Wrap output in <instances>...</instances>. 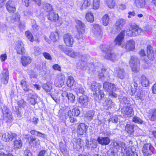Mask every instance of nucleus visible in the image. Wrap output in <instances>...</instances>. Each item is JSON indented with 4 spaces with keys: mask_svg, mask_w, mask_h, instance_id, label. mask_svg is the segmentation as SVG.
<instances>
[{
    "mask_svg": "<svg viewBox=\"0 0 156 156\" xmlns=\"http://www.w3.org/2000/svg\"><path fill=\"white\" fill-rule=\"evenodd\" d=\"M101 84L96 82L93 81L91 84V89L93 91H95L94 93L95 100L99 101L102 97H104V94L103 91L99 90L101 87Z\"/></svg>",
    "mask_w": 156,
    "mask_h": 156,
    "instance_id": "obj_1",
    "label": "nucleus"
},
{
    "mask_svg": "<svg viewBox=\"0 0 156 156\" xmlns=\"http://www.w3.org/2000/svg\"><path fill=\"white\" fill-rule=\"evenodd\" d=\"M112 47L109 45H105L102 48V50L105 53V58L113 62L117 60L118 57L114 53L112 52Z\"/></svg>",
    "mask_w": 156,
    "mask_h": 156,
    "instance_id": "obj_2",
    "label": "nucleus"
},
{
    "mask_svg": "<svg viewBox=\"0 0 156 156\" xmlns=\"http://www.w3.org/2000/svg\"><path fill=\"white\" fill-rule=\"evenodd\" d=\"M140 60L136 56H131L129 61V64L132 70L135 73H137L140 69Z\"/></svg>",
    "mask_w": 156,
    "mask_h": 156,
    "instance_id": "obj_3",
    "label": "nucleus"
},
{
    "mask_svg": "<svg viewBox=\"0 0 156 156\" xmlns=\"http://www.w3.org/2000/svg\"><path fill=\"white\" fill-rule=\"evenodd\" d=\"M142 30L137 26L132 25L126 31V34L129 36H135L140 34Z\"/></svg>",
    "mask_w": 156,
    "mask_h": 156,
    "instance_id": "obj_4",
    "label": "nucleus"
},
{
    "mask_svg": "<svg viewBox=\"0 0 156 156\" xmlns=\"http://www.w3.org/2000/svg\"><path fill=\"white\" fill-rule=\"evenodd\" d=\"M65 79V76L62 73L59 74L55 80V85L58 87H62L64 84Z\"/></svg>",
    "mask_w": 156,
    "mask_h": 156,
    "instance_id": "obj_5",
    "label": "nucleus"
},
{
    "mask_svg": "<svg viewBox=\"0 0 156 156\" xmlns=\"http://www.w3.org/2000/svg\"><path fill=\"white\" fill-rule=\"evenodd\" d=\"M153 147L150 143H146L144 144L142 151L144 156H150L152 154L151 149Z\"/></svg>",
    "mask_w": 156,
    "mask_h": 156,
    "instance_id": "obj_6",
    "label": "nucleus"
},
{
    "mask_svg": "<svg viewBox=\"0 0 156 156\" xmlns=\"http://www.w3.org/2000/svg\"><path fill=\"white\" fill-rule=\"evenodd\" d=\"M126 20L124 19H118L115 23V27L114 30H113L115 32H118L122 28L123 26L126 23Z\"/></svg>",
    "mask_w": 156,
    "mask_h": 156,
    "instance_id": "obj_7",
    "label": "nucleus"
},
{
    "mask_svg": "<svg viewBox=\"0 0 156 156\" xmlns=\"http://www.w3.org/2000/svg\"><path fill=\"white\" fill-rule=\"evenodd\" d=\"M121 112L124 115H126L128 117H131L134 115V111L132 107L127 105L126 106H124L121 109Z\"/></svg>",
    "mask_w": 156,
    "mask_h": 156,
    "instance_id": "obj_8",
    "label": "nucleus"
},
{
    "mask_svg": "<svg viewBox=\"0 0 156 156\" xmlns=\"http://www.w3.org/2000/svg\"><path fill=\"white\" fill-rule=\"evenodd\" d=\"M63 40L66 45L68 47H72L74 42L73 38L69 34H65L63 36Z\"/></svg>",
    "mask_w": 156,
    "mask_h": 156,
    "instance_id": "obj_9",
    "label": "nucleus"
},
{
    "mask_svg": "<svg viewBox=\"0 0 156 156\" xmlns=\"http://www.w3.org/2000/svg\"><path fill=\"white\" fill-rule=\"evenodd\" d=\"M111 134L110 133H107L106 137H99L97 139V141L100 144L102 145H108L110 142V140L108 137L110 136Z\"/></svg>",
    "mask_w": 156,
    "mask_h": 156,
    "instance_id": "obj_10",
    "label": "nucleus"
},
{
    "mask_svg": "<svg viewBox=\"0 0 156 156\" xmlns=\"http://www.w3.org/2000/svg\"><path fill=\"white\" fill-rule=\"evenodd\" d=\"M17 135L15 133L9 134L8 133H5L2 135V140L5 142L11 141L14 139H16Z\"/></svg>",
    "mask_w": 156,
    "mask_h": 156,
    "instance_id": "obj_11",
    "label": "nucleus"
},
{
    "mask_svg": "<svg viewBox=\"0 0 156 156\" xmlns=\"http://www.w3.org/2000/svg\"><path fill=\"white\" fill-rule=\"evenodd\" d=\"M103 87L106 91L109 93L114 91H115L117 89L116 85L107 82L103 83Z\"/></svg>",
    "mask_w": 156,
    "mask_h": 156,
    "instance_id": "obj_12",
    "label": "nucleus"
},
{
    "mask_svg": "<svg viewBox=\"0 0 156 156\" xmlns=\"http://www.w3.org/2000/svg\"><path fill=\"white\" fill-rule=\"evenodd\" d=\"M9 77V73L7 69H5L2 71L1 75V79L2 83L6 84L8 83Z\"/></svg>",
    "mask_w": 156,
    "mask_h": 156,
    "instance_id": "obj_13",
    "label": "nucleus"
},
{
    "mask_svg": "<svg viewBox=\"0 0 156 156\" xmlns=\"http://www.w3.org/2000/svg\"><path fill=\"white\" fill-rule=\"evenodd\" d=\"M16 49L18 54L23 55L25 53L26 51L24 47L23 43L21 41H19L17 42Z\"/></svg>",
    "mask_w": 156,
    "mask_h": 156,
    "instance_id": "obj_14",
    "label": "nucleus"
},
{
    "mask_svg": "<svg viewBox=\"0 0 156 156\" xmlns=\"http://www.w3.org/2000/svg\"><path fill=\"white\" fill-rule=\"evenodd\" d=\"M2 113L3 114V120L7 123H10L13 120V118L12 115L8 112V110L6 109L4 111L2 110Z\"/></svg>",
    "mask_w": 156,
    "mask_h": 156,
    "instance_id": "obj_15",
    "label": "nucleus"
},
{
    "mask_svg": "<svg viewBox=\"0 0 156 156\" xmlns=\"http://www.w3.org/2000/svg\"><path fill=\"white\" fill-rule=\"evenodd\" d=\"M6 7L7 10L10 13H14L16 10V5L14 1H9L6 3Z\"/></svg>",
    "mask_w": 156,
    "mask_h": 156,
    "instance_id": "obj_16",
    "label": "nucleus"
},
{
    "mask_svg": "<svg viewBox=\"0 0 156 156\" xmlns=\"http://www.w3.org/2000/svg\"><path fill=\"white\" fill-rule=\"evenodd\" d=\"M102 97L101 100L102 101V104L104 108L106 110H108L111 108L112 106V100L109 98L105 99Z\"/></svg>",
    "mask_w": 156,
    "mask_h": 156,
    "instance_id": "obj_17",
    "label": "nucleus"
},
{
    "mask_svg": "<svg viewBox=\"0 0 156 156\" xmlns=\"http://www.w3.org/2000/svg\"><path fill=\"white\" fill-rule=\"evenodd\" d=\"M89 101V99L87 96L82 95L79 97L78 101L81 105L85 107L88 105Z\"/></svg>",
    "mask_w": 156,
    "mask_h": 156,
    "instance_id": "obj_18",
    "label": "nucleus"
},
{
    "mask_svg": "<svg viewBox=\"0 0 156 156\" xmlns=\"http://www.w3.org/2000/svg\"><path fill=\"white\" fill-rule=\"evenodd\" d=\"M125 30H123L115 38L114 42L116 45L121 46V43L124 38Z\"/></svg>",
    "mask_w": 156,
    "mask_h": 156,
    "instance_id": "obj_19",
    "label": "nucleus"
},
{
    "mask_svg": "<svg viewBox=\"0 0 156 156\" xmlns=\"http://www.w3.org/2000/svg\"><path fill=\"white\" fill-rule=\"evenodd\" d=\"M87 127L85 124L80 123L78 126L77 133L80 135H82L87 131Z\"/></svg>",
    "mask_w": 156,
    "mask_h": 156,
    "instance_id": "obj_20",
    "label": "nucleus"
},
{
    "mask_svg": "<svg viewBox=\"0 0 156 156\" xmlns=\"http://www.w3.org/2000/svg\"><path fill=\"white\" fill-rule=\"evenodd\" d=\"M155 53L153 51V48L150 46L147 47V57L149 59L153 61L154 58V54L156 55V48L154 50Z\"/></svg>",
    "mask_w": 156,
    "mask_h": 156,
    "instance_id": "obj_21",
    "label": "nucleus"
},
{
    "mask_svg": "<svg viewBox=\"0 0 156 156\" xmlns=\"http://www.w3.org/2000/svg\"><path fill=\"white\" fill-rule=\"evenodd\" d=\"M94 34L97 37L101 36L102 34L101 28L98 24H96L93 26L92 28Z\"/></svg>",
    "mask_w": 156,
    "mask_h": 156,
    "instance_id": "obj_22",
    "label": "nucleus"
},
{
    "mask_svg": "<svg viewBox=\"0 0 156 156\" xmlns=\"http://www.w3.org/2000/svg\"><path fill=\"white\" fill-rule=\"evenodd\" d=\"M113 145L114 147H115L117 150L118 149L121 148L125 149L126 146L125 143L120 141H116L112 142Z\"/></svg>",
    "mask_w": 156,
    "mask_h": 156,
    "instance_id": "obj_23",
    "label": "nucleus"
},
{
    "mask_svg": "<svg viewBox=\"0 0 156 156\" xmlns=\"http://www.w3.org/2000/svg\"><path fill=\"white\" fill-rule=\"evenodd\" d=\"M29 141V143L30 144H33L35 146H37L40 144L38 139L34 137L31 136H30L27 138Z\"/></svg>",
    "mask_w": 156,
    "mask_h": 156,
    "instance_id": "obj_24",
    "label": "nucleus"
},
{
    "mask_svg": "<svg viewBox=\"0 0 156 156\" xmlns=\"http://www.w3.org/2000/svg\"><path fill=\"white\" fill-rule=\"evenodd\" d=\"M148 113V117L150 120L154 121L156 120V109H151Z\"/></svg>",
    "mask_w": 156,
    "mask_h": 156,
    "instance_id": "obj_25",
    "label": "nucleus"
},
{
    "mask_svg": "<svg viewBox=\"0 0 156 156\" xmlns=\"http://www.w3.org/2000/svg\"><path fill=\"white\" fill-rule=\"evenodd\" d=\"M126 48L128 51H132L135 48L134 41L130 40L126 42L125 46Z\"/></svg>",
    "mask_w": 156,
    "mask_h": 156,
    "instance_id": "obj_26",
    "label": "nucleus"
},
{
    "mask_svg": "<svg viewBox=\"0 0 156 156\" xmlns=\"http://www.w3.org/2000/svg\"><path fill=\"white\" fill-rule=\"evenodd\" d=\"M47 17L50 20L55 21L58 20V14L51 11L49 12L47 16Z\"/></svg>",
    "mask_w": 156,
    "mask_h": 156,
    "instance_id": "obj_27",
    "label": "nucleus"
},
{
    "mask_svg": "<svg viewBox=\"0 0 156 156\" xmlns=\"http://www.w3.org/2000/svg\"><path fill=\"white\" fill-rule=\"evenodd\" d=\"M68 115L69 117H76L78 116L80 114V111L77 108L73 109L72 110H69L68 112Z\"/></svg>",
    "mask_w": 156,
    "mask_h": 156,
    "instance_id": "obj_28",
    "label": "nucleus"
},
{
    "mask_svg": "<svg viewBox=\"0 0 156 156\" xmlns=\"http://www.w3.org/2000/svg\"><path fill=\"white\" fill-rule=\"evenodd\" d=\"M66 54L73 58L76 57L79 55V52H75L71 49L68 48L66 52Z\"/></svg>",
    "mask_w": 156,
    "mask_h": 156,
    "instance_id": "obj_29",
    "label": "nucleus"
},
{
    "mask_svg": "<svg viewBox=\"0 0 156 156\" xmlns=\"http://www.w3.org/2000/svg\"><path fill=\"white\" fill-rule=\"evenodd\" d=\"M140 83L142 86L145 87L148 86L149 84L148 79L144 75H142L141 76Z\"/></svg>",
    "mask_w": 156,
    "mask_h": 156,
    "instance_id": "obj_30",
    "label": "nucleus"
},
{
    "mask_svg": "<svg viewBox=\"0 0 156 156\" xmlns=\"http://www.w3.org/2000/svg\"><path fill=\"white\" fill-rule=\"evenodd\" d=\"M97 143L95 140L90 141L87 143L86 146L89 149H92L97 147Z\"/></svg>",
    "mask_w": 156,
    "mask_h": 156,
    "instance_id": "obj_31",
    "label": "nucleus"
},
{
    "mask_svg": "<svg viewBox=\"0 0 156 156\" xmlns=\"http://www.w3.org/2000/svg\"><path fill=\"white\" fill-rule=\"evenodd\" d=\"M21 60L22 64L24 66H26L30 64L31 60L30 57L26 56H22L21 58Z\"/></svg>",
    "mask_w": 156,
    "mask_h": 156,
    "instance_id": "obj_32",
    "label": "nucleus"
},
{
    "mask_svg": "<svg viewBox=\"0 0 156 156\" xmlns=\"http://www.w3.org/2000/svg\"><path fill=\"white\" fill-rule=\"evenodd\" d=\"M20 14L18 13H16L11 17L10 22L12 23L19 22L20 21Z\"/></svg>",
    "mask_w": 156,
    "mask_h": 156,
    "instance_id": "obj_33",
    "label": "nucleus"
},
{
    "mask_svg": "<svg viewBox=\"0 0 156 156\" xmlns=\"http://www.w3.org/2000/svg\"><path fill=\"white\" fill-rule=\"evenodd\" d=\"M117 74L119 78L122 79L124 78L126 73L123 69L119 68L117 70Z\"/></svg>",
    "mask_w": 156,
    "mask_h": 156,
    "instance_id": "obj_34",
    "label": "nucleus"
},
{
    "mask_svg": "<svg viewBox=\"0 0 156 156\" xmlns=\"http://www.w3.org/2000/svg\"><path fill=\"white\" fill-rule=\"evenodd\" d=\"M42 87L46 92H50L52 89L51 83L49 82H48L42 85Z\"/></svg>",
    "mask_w": 156,
    "mask_h": 156,
    "instance_id": "obj_35",
    "label": "nucleus"
},
{
    "mask_svg": "<svg viewBox=\"0 0 156 156\" xmlns=\"http://www.w3.org/2000/svg\"><path fill=\"white\" fill-rule=\"evenodd\" d=\"M77 33L76 34L75 37L77 39H83L85 33V30H77Z\"/></svg>",
    "mask_w": 156,
    "mask_h": 156,
    "instance_id": "obj_36",
    "label": "nucleus"
},
{
    "mask_svg": "<svg viewBox=\"0 0 156 156\" xmlns=\"http://www.w3.org/2000/svg\"><path fill=\"white\" fill-rule=\"evenodd\" d=\"M86 62L82 61H79L76 64V66L78 68L83 70H85L86 69Z\"/></svg>",
    "mask_w": 156,
    "mask_h": 156,
    "instance_id": "obj_37",
    "label": "nucleus"
},
{
    "mask_svg": "<svg viewBox=\"0 0 156 156\" xmlns=\"http://www.w3.org/2000/svg\"><path fill=\"white\" fill-rule=\"evenodd\" d=\"M76 23L77 24L76 27L77 30H85V24L81 21L79 20H76Z\"/></svg>",
    "mask_w": 156,
    "mask_h": 156,
    "instance_id": "obj_38",
    "label": "nucleus"
},
{
    "mask_svg": "<svg viewBox=\"0 0 156 156\" xmlns=\"http://www.w3.org/2000/svg\"><path fill=\"white\" fill-rule=\"evenodd\" d=\"M102 21L103 25L105 26H107L109 23V16L108 15L105 14L103 16Z\"/></svg>",
    "mask_w": 156,
    "mask_h": 156,
    "instance_id": "obj_39",
    "label": "nucleus"
},
{
    "mask_svg": "<svg viewBox=\"0 0 156 156\" xmlns=\"http://www.w3.org/2000/svg\"><path fill=\"white\" fill-rule=\"evenodd\" d=\"M14 141L13 147L14 148L18 149L20 148L22 145V142L20 140L16 139Z\"/></svg>",
    "mask_w": 156,
    "mask_h": 156,
    "instance_id": "obj_40",
    "label": "nucleus"
},
{
    "mask_svg": "<svg viewBox=\"0 0 156 156\" xmlns=\"http://www.w3.org/2000/svg\"><path fill=\"white\" fill-rule=\"evenodd\" d=\"M102 71L103 73H104V76H103V80L105 81L108 80L110 79V74L104 68L102 69Z\"/></svg>",
    "mask_w": 156,
    "mask_h": 156,
    "instance_id": "obj_41",
    "label": "nucleus"
},
{
    "mask_svg": "<svg viewBox=\"0 0 156 156\" xmlns=\"http://www.w3.org/2000/svg\"><path fill=\"white\" fill-rule=\"evenodd\" d=\"M74 83V80L73 77L71 76H69L68 78L67 84L68 87H71L72 86Z\"/></svg>",
    "mask_w": 156,
    "mask_h": 156,
    "instance_id": "obj_42",
    "label": "nucleus"
},
{
    "mask_svg": "<svg viewBox=\"0 0 156 156\" xmlns=\"http://www.w3.org/2000/svg\"><path fill=\"white\" fill-rule=\"evenodd\" d=\"M87 20L90 23L94 21V17L93 14L91 12H88L87 13L86 17Z\"/></svg>",
    "mask_w": 156,
    "mask_h": 156,
    "instance_id": "obj_43",
    "label": "nucleus"
},
{
    "mask_svg": "<svg viewBox=\"0 0 156 156\" xmlns=\"http://www.w3.org/2000/svg\"><path fill=\"white\" fill-rule=\"evenodd\" d=\"M94 114V112L93 110H90L87 112L85 115V116L86 118L90 120L92 119Z\"/></svg>",
    "mask_w": 156,
    "mask_h": 156,
    "instance_id": "obj_44",
    "label": "nucleus"
},
{
    "mask_svg": "<svg viewBox=\"0 0 156 156\" xmlns=\"http://www.w3.org/2000/svg\"><path fill=\"white\" fill-rule=\"evenodd\" d=\"M91 3L90 0H83V3L81 6V9H86L90 5Z\"/></svg>",
    "mask_w": 156,
    "mask_h": 156,
    "instance_id": "obj_45",
    "label": "nucleus"
},
{
    "mask_svg": "<svg viewBox=\"0 0 156 156\" xmlns=\"http://www.w3.org/2000/svg\"><path fill=\"white\" fill-rule=\"evenodd\" d=\"M125 129L128 133L131 134L133 132V127L132 125L127 124L126 126Z\"/></svg>",
    "mask_w": 156,
    "mask_h": 156,
    "instance_id": "obj_46",
    "label": "nucleus"
},
{
    "mask_svg": "<svg viewBox=\"0 0 156 156\" xmlns=\"http://www.w3.org/2000/svg\"><path fill=\"white\" fill-rule=\"evenodd\" d=\"M136 3L138 7L143 8L145 5V0H136Z\"/></svg>",
    "mask_w": 156,
    "mask_h": 156,
    "instance_id": "obj_47",
    "label": "nucleus"
},
{
    "mask_svg": "<svg viewBox=\"0 0 156 156\" xmlns=\"http://www.w3.org/2000/svg\"><path fill=\"white\" fill-rule=\"evenodd\" d=\"M75 91L76 92L78 95H79L80 94L84 95L85 91L84 89L82 87H77L75 89Z\"/></svg>",
    "mask_w": 156,
    "mask_h": 156,
    "instance_id": "obj_48",
    "label": "nucleus"
},
{
    "mask_svg": "<svg viewBox=\"0 0 156 156\" xmlns=\"http://www.w3.org/2000/svg\"><path fill=\"white\" fill-rule=\"evenodd\" d=\"M58 36V34L57 32H52L50 34V38L53 42H55L56 41Z\"/></svg>",
    "mask_w": 156,
    "mask_h": 156,
    "instance_id": "obj_49",
    "label": "nucleus"
},
{
    "mask_svg": "<svg viewBox=\"0 0 156 156\" xmlns=\"http://www.w3.org/2000/svg\"><path fill=\"white\" fill-rule=\"evenodd\" d=\"M132 121L135 123L140 124H142L143 122L142 120L137 116L134 117L133 118Z\"/></svg>",
    "mask_w": 156,
    "mask_h": 156,
    "instance_id": "obj_50",
    "label": "nucleus"
},
{
    "mask_svg": "<svg viewBox=\"0 0 156 156\" xmlns=\"http://www.w3.org/2000/svg\"><path fill=\"white\" fill-rule=\"evenodd\" d=\"M25 35L27 38L31 41L33 42L34 41L33 36L31 33L29 31H26L25 32Z\"/></svg>",
    "mask_w": 156,
    "mask_h": 156,
    "instance_id": "obj_51",
    "label": "nucleus"
},
{
    "mask_svg": "<svg viewBox=\"0 0 156 156\" xmlns=\"http://www.w3.org/2000/svg\"><path fill=\"white\" fill-rule=\"evenodd\" d=\"M34 54L35 56L39 55L41 52V48L35 46L34 48Z\"/></svg>",
    "mask_w": 156,
    "mask_h": 156,
    "instance_id": "obj_52",
    "label": "nucleus"
},
{
    "mask_svg": "<svg viewBox=\"0 0 156 156\" xmlns=\"http://www.w3.org/2000/svg\"><path fill=\"white\" fill-rule=\"evenodd\" d=\"M18 104L20 107H22L24 109H25L27 107L26 102L23 99L19 101L18 102Z\"/></svg>",
    "mask_w": 156,
    "mask_h": 156,
    "instance_id": "obj_53",
    "label": "nucleus"
},
{
    "mask_svg": "<svg viewBox=\"0 0 156 156\" xmlns=\"http://www.w3.org/2000/svg\"><path fill=\"white\" fill-rule=\"evenodd\" d=\"M106 4L109 8L111 9L114 7L115 2L113 0H107L106 1Z\"/></svg>",
    "mask_w": 156,
    "mask_h": 156,
    "instance_id": "obj_54",
    "label": "nucleus"
},
{
    "mask_svg": "<svg viewBox=\"0 0 156 156\" xmlns=\"http://www.w3.org/2000/svg\"><path fill=\"white\" fill-rule=\"evenodd\" d=\"M129 101L127 100V98L126 97L123 98L121 101V104L123 105H125V106H126V105H127L129 106Z\"/></svg>",
    "mask_w": 156,
    "mask_h": 156,
    "instance_id": "obj_55",
    "label": "nucleus"
},
{
    "mask_svg": "<svg viewBox=\"0 0 156 156\" xmlns=\"http://www.w3.org/2000/svg\"><path fill=\"white\" fill-rule=\"evenodd\" d=\"M93 6L94 9H98L99 6V0H94Z\"/></svg>",
    "mask_w": 156,
    "mask_h": 156,
    "instance_id": "obj_56",
    "label": "nucleus"
},
{
    "mask_svg": "<svg viewBox=\"0 0 156 156\" xmlns=\"http://www.w3.org/2000/svg\"><path fill=\"white\" fill-rule=\"evenodd\" d=\"M59 146L61 152L62 153H65L67 151L66 145L60 142L59 143Z\"/></svg>",
    "mask_w": 156,
    "mask_h": 156,
    "instance_id": "obj_57",
    "label": "nucleus"
},
{
    "mask_svg": "<svg viewBox=\"0 0 156 156\" xmlns=\"http://www.w3.org/2000/svg\"><path fill=\"white\" fill-rule=\"evenodd\" d=\"M119 119L117 116L112 117L109 119V122L112 123H116L118 122Z\"/></svg>",
    "mask_w": 156,
    "mask_h": 156,
    "instance_id": "obj_58",
    "label": "nucleus"
},
{
    "mask_svg": "<svg viewBox=\"0 0 156 156\" xmlns=\"http://www.w3.org/2000/svg\"><path fill=\"white\" fill-rule=\"evenodd\" d=\"M36 96L35 95H33L31 96V97L30 98V102L31 104H32L33 105H34L36 103Z\"/></svg>",
    "mask_w": 156,
    "mask_h": 156,
    "instance_id": "obj_59",
    "label": "nucleus"
},
{
    "mask_svg": "<svg viewBox=\"0 0 156 156\" xmlns=\"http://www.w3.org/2000/svg\"><path fill=\"white\" fill-rule=\"evenodd\" d=\"M43 8L45 10L48 11L51 9V7L50 4L48 3H45L43 5Z\"/></svg>",
    "mask_w": 156,
    "mask_h": 156,
    "instance_id": "obj_60",
    "label": "nucleus"
},
{
    "mask_svg": "<svg viewBox=\"0 0 156 156\" xmlns=\"http://www.w3.org/2000/svg\"><path fill=\"white\" fill-rule=\"evenodd\" d=\"M16 114L17 116L19 117H21V116L22 115L23 112L22 111L21 108V107L18 108L17 109L16 108Z\"/></svg>",
    "mask_w": 156,
    "mask_h": 156,
    "instance_id": "obj_61",
    "label": "nucleus"
},
{
    "mask_svg": "<svg viewBox=\"0 0 156 156\" xmlns=\"http://www.w3.org/2000/svg\"><path fill=\"white\" fill-rule=\"evenodd\" d=\"M43 55L46 59L50 60L52 59V57L49 53L46 52H44L43 53Z\"/></svg>",
    "mask_w": 156,
    "mask_h": 156,
    "instance_id": "obj_62",
    "label": "nucleus"
},
{
    "mask_svg": "<svg viewBox=\"0 0 156 156\" xmlns=\"http://www.w3.org/2000/svg\"><path fill=\"white\" fill-rule=\"evenodd\" d=\"M67 98L69 100H70V101L72 102L74 101L75 98L74 96L71 93L69 94Z\"/></svg>",
    "mask_w": 156,
    "mask_h": 156,
    "instance_id": "obj_63",
    "label": "nucleus"
},
{
    "mask_svg": "<svg viewBox=\"0 0 156 156\" xmlns=\"http://www.w3.org/2000/svg\"><path fill=\"white\" fill-rule=\"evenodd\" d=\"M24 156H32V155L30 150L26 149L24 151Z\"/></svg>",
    "mask_w": 156,
    "mask_h": 156,
    "instance_id": "obj_64",
    "label": "nucleus"
}]
</instances>
